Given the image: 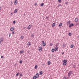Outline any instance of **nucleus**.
I'll return each instance as SVG.
<instances>
[{
    "label": "nucleus",
    "mask_w": 79,
    "mask_h": 79,
    "mask_svg": "<svg viewBox=\"0 0 79 79\" xmlns=\"http://www.w3.org/2000/svg\"><path fill=\"white\" fill-rule=\"evenodd\" d=\"M22 75H23V74L21 73L19 75L20 76H22Z\"/></svg>",
    "instance_id": "nucleus-38"
},
{
    "label": "nucleus",
    "mask_w": 79,
    "mask_h": 79,
    "mask_svg": "<svg viewBox=\"0 0 79 79\" xmlns=\"http://www.w3.org/2000/svg\"><path fill=\"white\" fill-rule=\"evenodd\" d=\"M35 77H36L37 78H38L39 77V73H36L35 75Z\"/></svg>",
    "instance_id": "nucleus-6"
},
{
    "label": "nucleus",
    "mask_w": 79,
    "mask_h": 79,
    "mask_svg": "<svg viewBox=\"0 0 79 79\" xmlns=\"http://www.w3.org/2000/svg\"><path fill=\"white\" fill-rule=\"evenodd\" d=\"M2 9V7L0 6V11L1 10V9Z\"/></svg>",
    "instance_id": "nucleus-45"
},
{
    "label": "nucleus",
    "mask_w": 79,
    "mask_h": 79,
    "mask_svg": "<svg viewBox=\"0 0 79 79\" xmlns=\"http://www.w3.org/2000/svg\"><path fill=\"white\" fill-rule=\"evenodd\" d=\"M12 34H15V31H13L12 32Z\"/></svg>",
    "instance_id": "nucleus-42"
},
{
    "label": "nucleus",
    "mask_w": 79,
    "mask_h": 79,
    "mask_svg": "<svg viewBox=\"0 0 79 79\" xmlns=\"http://www.w3.org/2000/svg\"><path fill=\"white\" fill-rule=\"evenodd\" d=\"M11 31H14V28L13 27H11L10 29Z\"/></svg>",
    "instance_id": "nucleus-10"
},
{
    "label": "nucleus",
    "mask_w": 79,
    "mask_h": 79,
    "mask_svg": "<svg viewBox=\"0 0 79 79\" xmlns=\"http://www.w3.org/2000/svg\"><path fill=\"white\" fill-rule=\"evenodd\" d=\"M73 68H76V65H74L73 66Z\"/></svg>",
    "instance_id": "nucleus-43"
},
{
    "label": "nucleus",
    "mask_w": 79,
    "mask_h": 79,
    "mask_svg": "<svg viewBox=\"0 0 79 79\" xmlns=\"http://www.w3.org/2000/svg\"><path fill=\"white\" fill-rule=\"evenodd\" d=\"M71 26H74V24L73 23H71L69 26V27H71Z\"/></svg>",
    "instance_id": "nucleus-7"
},
{
    "label": "nucleus",
    "mask_w": 79,
    "mask_h": 79,
    "mask_svg": "<svg viewBox=\"0 0 79 79\" xmlns=\"http://www.w3.org/2000/svg\"><path fill=\"white\" fill-rule=\"evenodd\" d=\"M18 75H19V72L16 74V76H18Z\"/></svg>",
    "instance_id": "nucleus-34"
},
{
    "label": "nucleus",
    "mask_w": 79,
    "mask_h": 79,
    "mask_svg": "<svg viewBox=\"0 0 79 79\" xmlns=\"http://www.w3.org/2000/svg\"><path fill=\"white\" fill-rule=\"evenodd\" d=\"M18 12V9H15L14 10V13H16Z\"/></svg>",
    "instance_id": "nucleus-11"
},
{
    "label": "nucleus",
    "mask_w": 79,
    "mask_h": 79,
    "mask_svg": "<svg viewBox=\"0 0 79 79\" xmlns=\"http://www.w3.org/2000/svg\"><path fill=\"white\" fill-rule=\"evenodd\" d=\"M62 55H64V52H63L62 53Z\"/></svg>",
    "instance_id": "nucleus-46"
},
{
    "label": "nucleus",
    "mask_w": 79,
    "mask_h": 79,
    "mask_svg": "<svg viewBox=\"0 0 79 79\" xmlns=\"http://www.w3.org/2000/svg\"><path fill=\"white\" fill-rule=\"evenodd\" d=\"M51 64V63L50 62V61H48V65H50Z\"/></svg>",
    "instance_id": "nucleus-16"
},
{
    "label": "nucleus",
    "mask_w": 79,
    "mask_h": 79,
    "mask_svg": "<svg viewBox=\"0 0 79 79\" xmlns=\"http://www.w3.org/2000/svg\"><path fill=\"white\" fill-rule=\"evenodd\" d=\"M42 66H44V64H42Z\"/></svg>",
    "instance_id": "nucleus-48"
},
{
    "label": "nucleus",
    "mask_w": 79,
    "mask_h": 79,
    "mask_svg": "<svg viewBox=\"0 0 79 79\" xmlns=\"http://www.w3.org/2000/svg\"><path fill=\"white\" fill-rule=\"evenodd\" d=\"M32 27V25H29L27 27V29H31V28Z\"/></svg>",
    "instance_id": "nucleus-3"
},
{
    "label": "nucleus",
    "mask_w": 79,
    "mask_h": 79,
    "mask_svg": "<svg viewBox=\"0 0 79 79\" xmlns=\"http://www.w3.org/2000/svg\"><path fill=\"white\" fill-rule=\"evenodd\" d=\"M68 35L69 36H71V35H72V34L71 33H69L68 34Z\"/></svg>",
    "instance_id": "nucleus-23"
},
{
    "label": "nucleus",
    "mask_w": 79,
    "mask_h": 79,
    "mask_svg": "<svg viewBox=\"0 0 79 79\" xmlns=\"http://www.w3.org/2000/svg\"><path fill=\"white\" fill-rule=\"evenodd\" d=\"M62 25H63V23H60L59 24V27H61Z\"/></svg>",
    "instance_id": "nucleus-8"
},
{
    "label": "nucleus",
    "mask_w": 79,
    "mask_h": 79,
    "mask_svg": "<svg viewBox=\"0 0 79 79\" xmlns=\"http://www.w3.org/2000/svg\"><path fill=\"white\" fill-rule=\"evenodd\" d=\"M61 0H58L59 3H61Z\"/></svg>",
    "instance_id": "nucleus-35"
},
{
    "label": "nucleus",
    "mask_w": 79,
    "mask_h": 79,
    "mask_svg": "<svg viewBox=\"0 0 79 79\" xmlns=\"http://www.w3.org/2000/svg\"><path fill=\"white\" fill-rule=\"evenodd\" d=\"M18 3V0H15V2L14 3V5H16Z\"/></svg>",
    "instance_id": "nucleus-9"
},
{
    "label": "nucleus",
    "mask_w": 79,
    "mask_h": 79,
    "mask_svg": "<svg viewBox=\"0 0 79 79\" xmlns=\"http://www.w3.org/2000/svg\"><path fill=\"white\" fill-rule=\"evenodd\" d=\"M1 58H3V56H1Z\"/></svg>",
    "instance_id": "nucleus-44"
},
{
    "label": "nucleus",
    "mask_w": 79,
    "mask_h": 79,
    "mask_svg": "<svg viewBox=\"0 0 79 79\" xmlns=\"http://www.w3.org/2000/svg\"><path fill=\"white\" fill-rule=\"evenodd\" d=\"M50 45L51 47H52V46H53V44H52V43H50Z\"/></svg>",
    "instance_id": "nucleus-28"
},
{
    "label": "nucleus",
    "mask_w": 79,
    "mask_h": 79,
    "mask_svg": "<svg viewBox=\"0 0 79 79\" xmlns=\"http://www.w3.org/2000/svg\"><path fill=\"white\" fill-rule=\"evenodd\" d=\"M24 51H20V53H24Z\"/></svg>",
    "instance_id": "nucleus-24"
},
{
    "label": "nucleus",
    "mask_w": 79,
    "mask_h": 79,
    "mask_svg": "<svg viewBox=\"0 0 79 79\" xmlns=\"http://www.w3.org/2000/svg\"><path fill=\"white\" fill-rule=\"evenodd\" d=\"M52 27H54V26H55V23H53L52 24Z\"/></svg>",
    "instance_id": "nucleus-22"
},
{
    "label": "nucleus",
    "mask_w": 79,
    "mask_h": 79,
    "mask_svg": "<svg viewBox=\"0 0 79 79\" xmlns=\"http://www.w3.org/2000/svg\"><path fill=\"white\" fill-rule=\"evenodd\" d=\"M22 62H23V61L22 60H20V61H19V63H20V64H21V63H22Z\"/></svg>",
    "instance_id": "nucleus-32"
},
{
    "label": "nucleus",
    "mask_w": 79,
    "mask_h": 79,
    "mask_svg": "<svg viewBox=\"0 0 79 79\" xmlns=\"http://www.w3.org/2000/svg\"><path fill=\"white\" fill-rule=\"evenodd\" d=\"M44 3H43L40 4L41 6H44Z\"/></svg>",
    "instance_id": "nucleus-20"
},
{
    "label": "nucleus",
    "mask_w": 79,
    "mask_h": 79,
    "mask_svg": "<svg viewBox=\"0 0 79 79\" xmlns=\"http://www.w3.org/2000/svg\"><path fill=\"white\" fill-rule=\"evenodd\" d=\"M73 47H74V45H73V44H72V45H71L70 48H73Z\"/></svg>",
    "instance_id": "nucleus-18"
},
{
    "label": "nucleus",
    "mask_w": 79,
    "mask_h": 79,
    "mask_svg": "<svg viewBox=\"0 0 79 79\" xmlns=\"http://www.w3.org/2000/svg\"><path fill=\"white\" fill-rule=\"evenodd\" d=\"M75 21L77 23V21H78V19L76 18L75 19Z\"/></svg>",
    "instance_id": "nucleus-12"
},
{
    "label": "nucleus",
    "mask_w": 79,
    "mask_h": 79,
    "mask_svg": "<svg viewBox=\"0 0 79 79\" xmlns=\"http://www.w3.org/2000/svg\"><path fill=\"white\" fill-rule=\"evenodd\" d=\"M37 5V3H35L34 4L35 6H36Z\"/></svg>",
    "instance_id": "nucleus-39"
},
{
    "label": "nucleus",
    "mask_w": 79,
    "mask_h": 79,
    "mask_svg": "<svg viewBox=\"0 0 79 79\" xmlns=\"http://www.w3.org/2000/svg\"><path fill=\"white\" fill-rule=\"evenodd\" d=\"M31 37L33 38H34V35H31Z\"/></svg>",
    "instance_id": "nucleus-30"
},
{
    "label": "nucleus",
    "mask_w": 79,
    "mask_h": 79,
    "mask_svg": "<svg viewBox=\"0 0 79 79\" xmlns=\"http://www.w3.org/2000/svg\"><path fill=\"white\" fill-rule=\"evenodd\" d=\"M42 45H43V46H45V45H46V44L44 42V41H42Z\"/></svg>",
    "instance_id": "nucleus-4"
},
{
    "label": "nucleus",
    "mask_w": 79,
    "mask_h": 79,
    "mask_svg": "<svg viewBox=\"0 0 79 79\" xmlns=\"http://www.w3.org/2000/svg\"><path fill=\"white\" fill-rule=\"evenodd\" d=\"M43 74V73L42 72V71H40V75H41Z\"/></svg>",
    "instance_id": "nucleus-25"
},
{
    "label": "nucleus",
    "mask_w": 79,
    "mask_h": 79,
    "mask_svg": "<svg viewBox=\"0 0 79 79\" xmlns=\"http://www.w3.org/2000/svg\"><path fill=\"white\" fill-rule=\"evenodd\" d=\"M13 24H16V21L15 20L13 22Z\"/></svg>",
    "instance_id": "nucleus-33"
},
{
    "label": "nucleus",
    "mask_w": 79,
    "mask_h": 79,
    "mask_svg": "<svg viewBox=\"0 0 79 79\" xmlns=\"http://www.w3.org/2000/svg\"><path fill=\"white\" fill-rule=\"evenodd\" d=\"M61 6V4H58V6Z\"/></svg>",
    "instance_id": "nucleus-40"
},
{
    "label": "nucleus",
    "mask_w": 79,
    "mask_h": 79,
    "mask_svg": "<svg viewBox=\"0 0 79 79\" xmlns=\"http://www.w3.org/2000/svg\"><path fill=\"white\" fill-rule=\"evenodd\" d=\"M46 19H48V17H46Z\"/></svg>",
    "instance_id": "nucleus-47"
},
{
    "label": "nucleus",
    "mask_w": 79,
    "mask_h": 79,
    "mask_svg": "<svg viewBox=\"0 0 79 79\" xmlns=\"http://www.w3.org/2000/svg\"><path fill=\"white\" fill-rule=\"evenodd\" d=\"M63 48H64V47H66V45H65V44H63Z\"/></svg>",
    "instance_id": "nucleus-27"
},
{
    "label": "nucleus",
    "mask_w": 79,
    "mask_h": 79,
    "mask_svg": "<svg viewBox=\"0 0 79 79\" xmlns=\"http://www.w3.org/2000/svg\"><path fill=\"white\" fill-rule=\"evenodd\" d=\"M54 51H55V49H54V48L52 49V50H51L52 52L53 53V52H54Z\"/></svg>",
    "instance_id": "nucleus-17"
},
{
    "label": "nucleus",
    "mask_w": 79,
    "mask_h": 79,
    "mask_svg": "<svg viewBox=\"0 0 79 79\" xmlns=\"http://www.w3.org/2000/svg\"><path fill=\"white\" fill-rule=\"evenodd\" d=\"M38 67V66L37 65H35V69H37Z\"/></svg>",
    "instance_id": "nucleus-19"
},
{
    "label": "nucleus",
    "mask_w": 79,
    "mask_h": 79,
    "mask_svg": "<svg viewBox=\"0 0 79 79\" xmlns=\"http://www.w3.org/2000/svg\"><path fill=\"white\" fill-rule=\"evenodd\" d=\"M37 78L35 76H33V79H36Z\"/></svg>",
    "instance_id": "nucleus-31"
},
{
    "label": "nucleus",
    "mask_w": 79,
    "mask_h": 79,
    "mask_svg": "<svg viewBox=\"0 0 79 79\" xmlns=\"http://www.w3.org/2000/svg\"><path fill=\"white\" fill-rule=\"evenodd\" d=\"M79 23H77L76 24L75 26H77V25H79Z\"/></svg>",
    "instance_id": "nucleus-36"
},
{
    "label": "nucleus",
    "mask_w": 79,
    "mask_h": 79,
    "mask_svg": "<svg viewBox=\"0 0 79 79\" xmlns=\"http://www.w3.org/2000/svg\"><path fill=\"white\" fill-rule=\"evenodd\" d=\"M63 79H68V78H66V77H64Z\"/></svg>",
    "instance_id": "nucleus-37"
},
{
    "label": "nucleus",
    "mask_w": 79,
    "mask_h": 79,
    "mask_svg": "<svg viewBox=\"0 0 79 79\" xmlns=\"http://www.w3.org/2000/svg\"><path fill=\"white\" fill-rule=\"evenodd\" d=\"M57 44L56 45V47H58V45H59V43H57Z\"/></svg>",
    "instance_id": "nucleus-26"
},
{
    "label": "nucleus",
    "mask_w": 79,
    "mask_h": 79,
    "mask_svg": "<svg viewBox=\"0 0 79 79\" xmlns=\"http://www.w3.org/2000/svg\"><path fill=\"white\" fill-rule=\"evenodd\" d=\"M63 63V65L64 66H65V65H66V64H67V60H62Z\"/></svg>",
    "instance_id": "nucleus-1"
},
{
    "label": "nucleus",
    "mask_w": 79,
    "mask_h": 79,
    "mask_svg": "<svg viewBox=\"0 0 79 79\" xmlns=\"http://www.w3.org/2000/svg\"><path fill=\"white\" fill-rule=\"evenodd\" d=\"M65 4H67V3H68V2H65Z\"/></svg>",
    "instance_id": "nucleus-49"
},
{
    "label": "nucleus",
    "mask_w": 79,
    "mask_h": 79,
    "mask_svg": "<svg viewBox=\"0 0 79 79\" xmlns=\"http://www.w3.org/2000/svg\"><path fill=\"white\" fill-rule=\"evenodd\" d=\"M58 47L57 48L56 47V48H55L54 49L55 51H57L58 50Z\"/></svg>",
    "instance_id": "nucleus-15"
},
{
    "label": "nucleus",
    "mask_w": 79,
    "mask_h": 79,
    "mask_svg": "<svg viewBox=\"0 0 79 79\" xmlns=\"http://www.w3.org/2000/svg\"><path fill=\"white\" fill-rule=\"evenodd\" d=\"M27 45L29 46L30 45H31V44L30 42H28L27 43Z\"/></svg>",
    "instance_id": "nucleus-21"
},
{
    "label": "nucleus",
    "mask_w": 79,
    "mask_h": 79,
    "mask_svg": "<svg viewBox=\"0 0 79 79\" xmlns=\"http://www.w3.org/2000/svg\"><path fill=\"white\" fill-rule=\"evenodd\" d=\"M66 24L67 25H68V24H70V21H69L67 22Z\"/></svg>",
    "instance_id": "nucleus-13"
},
{
    "label": "nucleus",
    "mask_w": 79,
    "mask_h": 79,
    "mask_svg": "<svg viewBox=\"0 0 79 79\" xmlns=\"http://www.w3.org/2000/svg\"><path fill=\"white\" fill-rule=\"evenodd\" d=\"M24 37L22 35V36H21L20 37V39L22 40H23V39H24Z\"/></svg>",
    "instance_id": "nucleus-14"
},
{
    "label": "nucleus",
    "mask_w": 79,
    "mask_h": 79,
    "mask_svg": "<svg viewBox=\"0 0 79 79\" xmlns=\"http://www.w3.org/2000/svg\"><path fill=\"white\" fill-rule=\"evenodd\" d=\"M1 43V41H0V44Z\"/></svg>",
    "instance_id": "nucleus-51"
},
{
    "label": "nucleus",
    "mask_w": 79,
    "mask_h": 79,
    "mask_svg": "<svg viewBox=\"0 0 79 79\" xmlns=\"http://www.w3.org/2000/svg\"><path fill=\"white\" fill-rule=\"evenodd\" d=\"M3 38H1L0 39V40L1 41V42H3Z\"/></svg>",
    "instance_id": "nucleus-29"
},
{
    "label": "nucleus",
    "mask_w": 79,
    "mask_h": 79,
    "mask_svg": "<svg viewBox=\"0 0 79 79\" xmlns=\"http://www.w3.org/2000/svg\"><path fill=\"white\" fill-rule=\"evenodd\" d=\"M9 37H10V36H11V34L9 33Z\"/></svg>",
    "instance_id": "nucleus-41"
},
{
    "label": "nucleus",
    "mask_w": 79,
    "mask_h": 79,
    "mask_svg": "<svg viewBox=\"0 0 79 79\" xmlns=\"http://www.w3.org/2000/svg\"><path fill=\"white\" fill-rule=\"evenodd\" d=\"M11 14H12V13H11V16H12V15H11Z\"/></svg>",
    "instance_id": "nucleus-50"
},
{
    "label": "nucleus",
    "mask_w": 79,
    "mask_h": 79,
    "mask_svg": "<svg viewBox=\"0 0 79 79\" xmlns=\"http://www.w3.org/2000/svg\"><path fill=\"white\" fill-rule=\"evenodd\" d=\"M72 74V71H69L68 73V77H70V76Z\"/></svg>",
    "instance_id": "nucleus-2"
},
{
    "label": "nucleus",
    "mask_w": 79,
    "mask_h": 79,
    "mask_svg": "<svg viewBox=\"0 0 79 79\" xmlns=\"http://www.w3.org/2000/svg\"><path fill=\"white\" fill-rule=\"evenodd\" d=\"M38 50L39 52H41L42 50V47H39Z\"/></svg>",
    "instance_id": "nucleus-5"
}]
</instances>
